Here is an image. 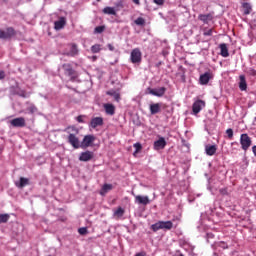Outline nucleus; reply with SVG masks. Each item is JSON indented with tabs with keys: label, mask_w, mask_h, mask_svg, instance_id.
Masks as SVG:
<instances>
[{
	"label": "nucleus",
	"mask_w": 256,
	"mask_h": 256,
	"mask_svg": "<svg viewBox=\"0 0 256 256\" xmlns=\"http://www.w3.org/2000/svg\"><path fill=\"white\" fill-rule=\"evenodd\" d=\"M15 35V30L13 28H7L5 31L0 30V39H11Z\"/></svg>",
	"instance_id": "11"
},
{
	"label": "nucleus",
	"mask_w": 256,
	"mask_h": 256,
	"mask_svg": "<svg viewBox=\"0 0 256 256\" xmlns=\"http://www.w3.org/2000/svg\"><path fill=\"white\" fill-rule=\"evenodd\" d=\"M65 25H67V20L65 19V17H60L58 21L54 22V29L56 31H61V29H63Z\"/></svg>",
	"instance_id": "14"
},
{
	"label": "nucleus",
	"mask_w": 256,
	"mask_h": 256,
	"mask_svg": "<svg viewBox=\"0 0 256 256\" xmlns=\"http://www.w3.org/2000/svg\"><path fill=\"white\" fill-rule=\"evenodd\" d=\"M28 183H29V179L21 177L18 187L23 188L25 187V185H28Z\"/></svg>",
	"instance_id": "30"
},
{
	"label": "nucleus",
	"mask_w": 256,
	"mask_h": 256,
	"mask_svg": "<svg viewBox=\"0 0 256 256\" xmlns=\"http://www.w3.org/2000/svg\"><path fill=\"white\" fill-rule=\"evenodd\" d=\"M78 54H79V49L75 44H72L70 47V51L68 52V55H70V57H75V55H78Z\"/></svg>",
	"instance_id": "26"
},
{
	"label": "nucleus",
	"mask_w": 256,
	"mask_h": 256,
	"mask_svg": "<svg viewBox=\"0 0 256 256\" xmlns=\"http://www.w3.org/2000/svg\"><path fill=\"white\" fill-rule=\"evenodd\" d=\"M161 107H163V104L161 103L150 104L151 115H157V113H161Z\"/></svg>",
	"instance_id": "18"
},
{
	"label": "nucleus",
	"mask_w": 256,
	"mask_h": 256,
	"mask_svg": "<svg viewBox=\"0 0 256 256\" xmlns=\"http://www.w3.org/2000/svg\"><path fill=\"white\" fill-rule=\"evenodd\" d=\"M10 125H12V127H25L26 122H25V118L23 117H18V118H14L12 120H10Z\"/></svg>",
	"instance_id": "12"
},
{
	"label": "nucleus",
	"mask_w": 256,
	"mask_h": 256,
	"mask_svg": "<svg viewBox=\"0 0 256 256\" xmlns=\"http://www.w3.org/2000/svg\"><path fill=\"white\" fill-rule=\"evenodd\" d=\"M213 33H215V30H213V28H203L204 37H213Z\"/></svg>",
	"instance_id": "27"
},
{
	"label": "nucleus",
	"mask_w": 256,
	"mask_h": 256,
	"mask_svg": "<svg viewBox=\"0 0 256 256\" xmlns=\"http://www.w3.org/2000/svg\"><path fill=\"white\" fill-rule=\"evenodd\" d=\"M134 147L136 148V153H137L138 151H141V149H142L141 143H135V144H134Z\"/></svg>",
	"instance_id": "40"
},
{
	"label": "nucleus",
	"mask_w": 256,
	"mask_h": 256,
	"mask_svg": "<svg viewBox=\"0 0 256 256\" xmlns=\"http://www.w3.org/2000/svg\"><path fill=\"white\" fill-rule=\"evenodd\" d=\"M105 31V26H98L94 29V33H103Z\"/></svg>",
	"instance_id": "35"
},
{
	"label": "nucleus",
	"mask_w": 256,
	"mask_h": 256,
	"mask_svg": "<svg viewBox=\"0 0 256 256\" xmlns=\"http://www.w3.org/2000/svg\"><path fill=\"white\" fill-rule=\"evenodd\" d=\"M5 79V71L0 70V80Z\"/></svg>",
	"instance_id": "44"
},
{
	"label": "nucleus",
	"mask_w": 256,
	"mask_h": 256,
	"mask_svg": "<svg viewBox=\"0 0 256 256\" xmlns=\"http://www.w3.org/2000/svg\"><path fill=\"white\" fill-rule=\"evenodd\" d=\"M206 237H207V241L209 242V239H213L215 235L213 233H207Z\"/></svg>",
	"instance_id": "42"
},
{
	"label": "nucleus",
	"mask_w": 256,
	"mask_h": 256,
	"mask_svg": "<svg viewBox=\"0 0 256 256\" xmlns=\"http://www.w3.org/2000/svg\"><path fill=\"white\" fill-rule=\"evenodd\" d=\"M84 117H85V116L80 115V116L76 117V121H77L78 123H85V120H83Z\"/></svg>",
	"instance_id": "39"
},
{
	"label": "nucleus",
	"mask_w": 256,
	"mask_h": 256,
	"mask_svg": "<svg viewBox=\"0 0 256 256\" xmlns=\"http://www.w3.org/2000/svg\"><path fill=\"white\" fill-rule=\"evenodd\" d=\"M93 61H97V56L92 57Z\"/></svg>",
	"instance_id": "50"
},
{
	"label": "nucleus",
	"mask_w": 256,
	"mask_h": 256,
	"mask_svg": "<svg viewBox=\"0 0 256 256\" xmlns=\"http://www.w3.org/2000/svg\"><path fill=\"white\" fill-rule=\"evenodd\" d=\"M220 55L222 57H229V49L227 48V44H220Z\"/></svg>",
	"instance_id": "23"
},
{
	"label": "nucleus",
	"mask_w": 256,
	"mask_h": 256,
	"mask_svg": "<svg viewBox=\"0 0 256 256\" xmlns=\"http://www.w3.org/2000/svg\"><path fill=\"white\" fill-rule=\"evenodd\" d=\"M240 145H241V149L243 151L249 150V147H251V145H253V141L251 140V137H249V134H241Z\"/></svg>",
	"instance_id": "3"
},
{
	"label": "nucleus",
	"mask_w": 256,
	"mask_h": 256,
	"mask_svg": "<svg viewBox=\"0 0 256 256\" xmlns=\"http://www.w3.org/2000/svg\"><path fill=\"white\" fill-rule=\"evenodd\" d=\"M165 147H167V141L163 137H159V139L154 142L155 151H161V149H165Z\"/></svg>",
	"instance_id": "10"
},
{
	"label": "nucleus",
	"mask_w": 256,
	"mask_h": 256,
	"mask_svg": "<svg viewBox=\"0 0 256 256\" xmlns=\"http://www.w3.org/2000/svg\"><path fill=\"white\" fill-rule=\"evenodd\" d=\"M156 5H163L165 3V0H153Z\"/></svg>",
	"instance_id": "41"
},
{
	"label": "nucleus",
	"mask_w": 256,
	"mask_h": 256,
	"mask_svg": "<svg viewBox=\"0 0 256 256\" xmlns=\"http://www.w3.org/2000/svg\"><path fill=\"white\" fill-rule=\"evenodd\" d=\"M132 195L134 197V203L137 205H149L151 203V200L149 199V196H141V195H136L135 192H132Z\"/></svg>",
	"instance_id": "4"
},
{
	"label": "nucleus",
	"mask_w": 256,
	"mask_h": 256,
	"mask_svg": "<svg viewBox=\"0 0 256 256\" xmlns=\"http://www.w3.org/2000/svg\"><path fill=\"white\" fill-rule=\"evenodd\" d=\"M99 51H101V46L99 44H95L91 47L92 53H99Z\"/></svg>",
	"instance_id": "33"
},
{
	"label": "nucleus",
	"mask_w": 256,
	"mask_h": 256,
	"mask_svg": "<svg viewBox=\"0 0 256 256\" xmlns=\"http://www.w3.org/2000/svg\"><path fill=\"white\" fill-rule=\"evenodd\" d=\"M205 107V101L203 100H197L194 102L192 106V111L194 115H197L198 113H201V110Z\"/></svg>",
	"instance_id": "9"
},
{
	"label": "nucleus",
	"mask_w": 256,
	"mask_h": 256,
	"mask_svg": "<svg viewBox=\"0 0 256 256\" xmlns=\"http://www.w3.org/2000/svg\"><path fill=\"white\" fill-rule=\"evenodd\" d=\"M95 142V137L93 135H86L84 136L81 142V149H87V147H91Z\"/></svg>",
	"instance_id": "7"
},
{
	"label": "nucleus",
	"mask_w": 256,
	"mask_h": 256,
	"mask_svg": "<svg viewBox=\"0 0 256 256\" xmlns=\"http://www.w3.org/2000/svg\"><path fill=\"white\" fill-rule=\"evenodd\" d=\"M9 221V215L8 214H1L0 215V224L1 223H7Z\"/></svg>",
	"instance_id": "32"
},
{
	"label": "nucleus",
	"mask_w": 256,
	"mask_h": 256,
	"mask_svg": "<svg viewBox=\"0 0 256 256\" xmlns=\"http://www.w3.org/2000/svg\"><path fill=\"white\" fill-rule=\"evenodd\" d=\"M94 157V154L92 151H85V152H82L79 156V161H83V162H87V161H91V159H93Z\"/></svg>",
	"instance_id": "13"
},
{
	"label": "nucleus",
	"mask_w": 256,
	"mask_h": 256,
	"mask_svg": "<svg viewBox=\"0 0 256 256\" xmlns=\"http://www.w3.org/2000/svg\"><path fill=\"white\" fill-rule=\"evenodd\" d=\"M104 109L107 115H115V106L113 104H104Z\"/></svg>",
	"instance_id": "21"
},
{
	"label": "nucleus",
	"mask_w": 256,
	"mask_h": 256,
	"mask_svg": "<svg viewBox=\"0 0 256 256\" xmlns=\"http://www.w3.org/2000/svg\"><path fill=\"white\" fill-rule=\"evenodd\" d=\"M102 13H104L105 15H117V11L113 7H105L102 10Z\"/></svg>",
	"instance_id": "25"
},
{
	"label": "nucleus",
	"mask_w": 256,
	"mask_h": 256,
	"mask_svg": "<svg viewBox=\"0 0 256 256\" xmlns=\"http://www.w3.org/2000/svg\"><path fill=\"white\" fill-rule=\"evenodd\" d=\"M66 132L68 133V143H70L74 149H79L81 147V142L79 141V129L75 126H69L66 128Z\"/></svg>",
	"instance_id": "1"
},
{
	"label": "nucleus",
	"mask_w": 256,
	"mask_h": 256,
	"mask_svg": "<svg viewBox=\"0 0 256 256\" xmlns=\"http://www.w3.org/2000/svg\"><path fill=\"white\" fill-rule=\"evenodd\" d=\"M132 1H133V3H135V5H140L141 4V2L139 0H132Z\"/></svg>",
	"instance_id": "48"
},
{
	"label": "nucleus",
	"mask_w": 256,
	"mask_h": 256,
	"mask_svg": "<svg viewBox=\"0 0 256 256\" xmlns=\"http://www.w3.org/2000/svg\"><path fill=\"white\" fill-rule=\"evenodd\" d=\"M107 95H110V97H113L115 101H117L118 103L119 101H121V95L115 90L108 91Z\"/></svg>",
	"instance_id": "24"
},
{
	"label": "nucleus",
	"mask_w": 256,
	"mask_h": 256,
	"mask_svg": "<svg viewBox=\"0 0 256 256\" xmlns=\"http://www.w3.org/2000/svg\"><path fill=\"white\" fill-rule=\"evenodd\" d=\"M220 247H222V249H227V245L225 244V242H221Z\"/></svg>",
	"instance_id": "46"
},
{
	"label": "nucleus",
	"mask_w": 256,
	"mask_h": 256,
	"mask_svg": "<svg viewBox=\"0 0 256 256\" xmlns=\"http://www.w3.org/2000/svg\"><path fill=\"white\" fill-rule=\"evenodd\" d=\"M246 73L250 75L251 77H256V70L253 68H248Z\"/></svg>",
	"instance_id": "34"
},
{
	"label": "nucleus",
	"mask_w": 256,
	"mask_h": 256,
	"mask_svg": "<svg viewBox=\"0 0 256 256\" xmlns=\"http://www.w3.org/2000/svg\"><path fill=\"white\" fill-rule=\"evenodd\" d=\"M252 152L254 153V156L256 157V146L252 147Z\"/></svg>",
	"instance_id": "49"
},
{
	"label": "nucleus",
	"mask_w": 256,
	"mask_h": 256,
	"mask_svg": "<svg viewBox=\"0 0 256 256\" xmlns=\"http://www.w3.org/2000/svg\"><path fill=\"white\" fill-rule=\"evenodd\" d=\"M226 134L228 135L229 139H233V129L231 128L227 129Z\"/></svg>",
	"instance_id": "37"
},
{
	"label": "nucleus",
	"mask_w": 256,
	"mask_h": 256,
	"mask_svg": "<svg viewBox=\"0 0 256 256\" xmlns=\"http://www.w3.org/2000/svg\"><path fill=\"white\" fill-rule=\"evenodd\" d=\"M21 95V97H25V94H20Z\"/></svg>",
	"instance_id": "51"
},
{
	"label": "nucleus",
	"mask_w": 256,
	"mask_h": 256,
	"mask_svg": "<svg viewBox=\"0 0 256 256\" xmlns=\"http://www.w3.org/2000/svg\"><path fill=\"white\" fill-rule=\"evenodd\" d=\"M239 89L240 91H247V80L245 79V75L239 76Z\"/></svg>",
	"instance_id": "20"
},
{
	"label": "nucleus",
	"mask_w": 256,
	"mask_h": 256,
	"mask_svg": "<svg viewBox=\"0 0 256 256\" xmlns=\"http://www.w3.org/2000/svg\"><path fill=\"white\" fill-rule=\"evenodd\" d=\"M135 256H147V253H145V252H140V253H137Z\"/></svg>",
	"instance_id": "47"
},
{
	"label": "nucleus",
	"mask_w": 256,
	"mask_h": 256,
	"mask_svg": "<svg viewBox=\"0 0 256 256\" xmlns=\"http://www.w3.org/2000/svg\"><path fill=\"white\" fill-rule=\"evenodd\" d=\"M199 21H202L204 24H209V21H213V12L208 14H199L198 16Z\"/></svg>",
	"instance_id": "15"
},
{
	"label": "nucleus",
	"mask_w": 256,
	"mask_h": 256,
	"mask_svg": "<svg viewBox=\"0 0 256 256\" xmlns=\"http://www.w3.org/2000/svg\"><path fill=\"white\" fill-rule=\"evenodd\" d=\"M135 25H138L139 27H143L145 25V18L143 17H138L135 21H134Z\"/></svg>",
	"instance_id": "29"
},
{
	"label": "nucleus",
	"mask_w": 256,
	"mask_h": 256,
	"mask_svg": "<svg viewBox=\"0 0 256 256\" xmlns=\"http://www.w3.org/2000/svg\"><path fill=\"white\" fill-rule=\"evenodd\" d=\"M151 229L154 232H157L161 229H166L167 231H171V229H173V222H171V221H158L155 224L151 225Z\"/></svg>",
	"instance_id": "2"
},
{
	"label": "nucleus",
	"mask_w": 256,
	"mask_h": 256,
	"mask_svg": "<svg viewBox=\"0 0 256 256\" xmlns=\"http://www.w3.org/2000/svg\"><path fill=\"white\" fill-rule=\"evenodd\" d=\"M205 153L209 157H213V155H215V153H217V145L207 144L205 146Z\"/></svg>",
	"instance_id": "17"
},
{
	"label": "nucleus",
	"mask_w": 256,
	"mask_h": 256,
	"mask_svg": "<svg viewBox=\"0 0 256 256\" xmlns=\"http://www.w3.org/2000/svg\"><path fill=\"white\" fill-rule=\"evenodd\" d=\"M28 111L30 113H37V106L31 104L29 107H28Z\"/></svg>",
	"instance_id": "36"
},
{
	"label": "nucleus",
	"mask_w": 256,
	"mask_h": 256,
	"mask_svg": "<svg viewBox=\"0 0 256 256\" xmlns=\"http://www.w3.org/2000/svg\"><path fill=\"white\" fill-rule=\"evenodd\" d=\"M210 79H211V74L209 72H206V73L200 75V79H199L200 85H207V83H209Z\"/></svg>",
	"instance_id": "19"
},
{
	"label": "nucleus",
	"mask_w": 256,
	"mask_h": 256,
	"mask_svg": "<svg viewBox=\"0 0 256 256\" xmlns=\"http://www.w3.org/2000/svg\"><path fill=\"white\" fill-rule=\"evenodd\" d=\"M102 125H103L102 117H94L91 119L90 127H92V129H97V127H101Z\"/></svg>",
	"instance_id": "16"
},
{
	"label": "nucleus",
	"mask_w": 256,
	"mask_h": 256,
	"mask_svg": "<svg viewBox=\"0 0 256 256\" xmlns=\"http://www.w3.org/2000/svg\"><path fill=\"white\" fill-rule=\"evenodd\" d=\"M112 189H113V184H104L100 191V195H107V193H109V191H111Z\"/></svg>",
	"instance_id": "22"
},
{
	"label": "nucleus",
	"mask_w": 256,
	"mask_h": 256,
	"mask_svg": "<svg viewBox=\"0 0 256 256\" xmlns=\"http://www.w3.org/2000/svg\"><path fill=\"white\" fill-rule=\"evenodd\" d=\"M78 233L80 235H87V228L82 227V228L78 229Z\"/></svg>",
	"instance_id": "38"
},
{
	"label": "nucleus",
	"mask_w": 256,
	"mask_h": 256,
	"mask_svg": "<svg viewBox=\"0 0 256 256\" xmlns=\"http://www.w3.org/2000/svg\"><path fill=\"white\" fill-rule=\"evenodd\" d=\"M109 51H115V47L111 44H108Z\"/></svg>",
	"instance_id": "45"
},
{
	"label": "nucleus",
	"mask_w": 256,
	"mask_h": 256,
	"mask_svg": "<svg viewBox=\"0 0 256 256\" xmlns=\"http://www.w3.org/2000/svg\"><path fill=\"white\" fill-rule=\"evenodd\" d=\"M220 193H221V195H228L227 188L220 189Z\"/></svg>",
	"instance_id": "43"
},
{
	"label": "nucleus",
	"mask_w": 256,
	"mask_h": 256,
	"mask_svg": "<svg viewBox=\"0 0 256 256\" xmlns=\"http://www.w3.org/2000/svg\"><path fill=\"white\" fill-rule=\"evenodd\" d=\"M97 1H101V0H97Z\"/></svg>",
	"instance_id": "52"
},
{
	"label": "nucleus",
	"mask_w": 256,
	"mask_h": 256,
	"mask_svg": "<svg viewBox=\"0 0 256 256\" xmlns=\"http://www.w3.org/2000/svg\"><path fill=\"white\" fill-rule=\"evenodd\" d=\"M114 215L116 217H123V215H125V210L121 207H119L115 212Z\"/></svg>",
	"instance_id": "31"
},
{
	"label": "nucleus",
	"mask_w": 256,
	"mask_h": 256,
	"mask_svg": "<svg viewBox=\"0 0 256 256\" xmlns=\"http://www.w3.org/2000/svg\"><path fill=\"white\" fill-rule=\"evenodd\" d=\"M242 7L244 9V14L245 15H249V13H251V4L245 2L242 4Z\"/></svg>",
	"instance_id": "28"
},
{
	"label": "nucleus",
	"mask_w": 256,
	"mask_h": 256,
	"mask_svg": "<svg viewBox=\"0 0 256 256\" xmlns=\"http://www.w3.org/2000/svg\"><path fill=\"white\" fill-rule=\"evenodd\" d=\"M62 69L64 71V75L71 77V79H75V70H73V66H71V64H63Z\"/></svg>",
	"instance_id": "8"
},
{
	"label": "nucleus",
	"mask_w": 256,
	"mask_h": 256,
	"mask_svg": "<svg viewBox=\"0 0 256 256\" xmlns=\"http://www.w3.org/2000/svg\"><path fill=\"white\" fill-rule=\"evenodd\" d=\"M142 53L139 48H135L131 51L130 59L132 63H141Z\"/></svg>",
	"instance_id": "5"
},
{
	"label": "nucleus",
	"mask_w": 256,
	"mask_h": 256,
	"mask_svg": "<svg viewBox=\"0 0 256 256\" xmlns=\"http://www.w3.org/2000/svg\"><path fill=\"white\" fill-rule=\"evenodd\" d=\"M149 95H154V97H163L165 95L167 88L165 87H160V88H148L147 89Z\"/></svg>",
	"instance_id": "6"
}]
</instances>
